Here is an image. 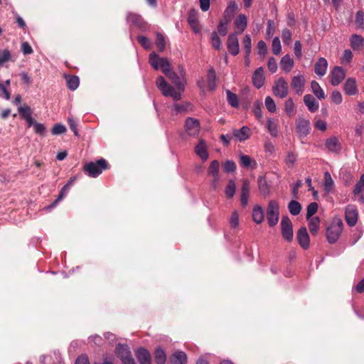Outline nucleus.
<instances>
[{
	"instance_id": "obj_1",
	"label": "nucleus",
	"mask_w": 364,
	"mask_h": 364,
	"mask_svg": "<svg viewBox=\"0 0 364 364\" xmlns=\"http://www.w3.org/2000/svg\"><path fill=\"white\" fill-rule=\"evenodd\" d=\"M109 165L105 159H100L96 162H89L83 166V171L85 174L92 178L100 176L103 171L108 169Z\"/></svg>"
},
{
	"instance_id": "obj_2",
	"label": "nucleus",
	"mask_w": 364,
	"mask_h": 364,
	"mask_svg": "<svg viewBox=\"0 0 364 364\" xmlns=\"http://www.w3.org/2000/svg\"><path fill=\"white\" fill-rule=\"evenodd\" d=\"M156 85L163 95L171 97L176 101L181 100L182 92L178 90H176L171 85L166 82L164 77L159 76L157 78Z\"/></svg>"
},
{
	"instance_id": "obj_3",
	"label": "nucleus",
	"mask_w": 364,
	"mask_h": 364,
	"mask_svg": "<svg viewBox=\"0 0 364 364\" xmlns=\"http://www.w3.org/2000/svg\"><path fill=\"white\" fill-rule=\"evenodd\" d=\"M343 223L340 219L334 220L326 229V238L330 244L335 243L342 232Z\"/></svg>"
},
{
	"instance_id": "obj_4",
	"label": "nucleus",
	"mask_w": 364,
	"mask_h": 364,
	"mask_svg": "<svg viewBox=\"0 0 364 364\" xmlns=\"http://www.w3.org/2000/svg\"><path fill=\"white\" fill-rule=\"evenodd\" d=\"M279 215V203L276 200H270L267 208V218L270 227H274L278 223Z\"/></svg>"
},
{
	"instance_id": "obj_5",
	"label": "nucleus",
	"mask_w": 364,
	"mask_h": 364,
	"mask_svg": "<svg viewBox=\"0 0 364 364\" xmlns=\"http://www.w3.org/2000/svg\"><path fill=\"white\" fill-rule=\"evenodd\" d=\"M280 225L283 238L287 242H291L294 236L292 223L287 215L282 216Z\"/></svg>"
},
{
	"instance_id": "obj_6",
	"label": "nucleus",
	"mask_w": 364,
	"mask_h": 364,
	"mask_svg": "<svg viewBox=\"0 0 364 364\" xmlns=\"http://www.w3.org/2000/svg\"><path fill=\"white\" fill-rule=\"evenodd\" d=\"M273 94L280 98L286 97L289 94V85L284 77H279L274 82L272 87Z\"/></svg>"
},
{
	"instance_id": "obj_7",
	"label": "nucleus",
	"mask_w": 364,
	"mask_h": 364,
	"mask_svg": "<svg viewBox=\"0 0 364 364\" xmlns=\"http://www.w3.org/2000/svg\"><path fill=\"white\" fill-rule=\"evenodd\" d=\"M310 122L308 119L299 117L296 120V132L300 138L306 136L310 133Z\"/></svg>"
},
{
	"instance_id": "obj_8",
	"label": "nucleus",
	"mask_w": 364,
	"mask_h": 364,
	"mask_svg": "<svg viewBox=\"0 0 364 364\" xmlns=\"http://www.w3.org/2000/svg\"><path fill=\"white\" fill-rule=\"evenodd\" d=\"M186 131L189 136H196L200 132V122L193 117H188L185 123Z\"/></svg>"
},
{
	"instance_id": "obj_9",
	"label": "nucleus",
	"mask_w": 364,
	"mask_h": 364,
	"mask_svg": "<svg viewBox=\"0 0 364 364\" xmlns=\"http://www.w3.org/2000/svg\"><path fill=\"white\" fill-rule=\"evenodd\" d=\"M346 72L340 66L333 68L331 73V83L333 86L338 85L345 78Z\"/></svg>"
},
{
	"instance_id": "obj_10",
	"label": "nucleus",
	"mask_w": 364,
	"mask_h": 364,
	"mask_svg": "<svg viewBox=\"0 0 364 364\" xmlns=\"http://www.w3.org/2000/svg\"><path fill=\"white\" fill-rule=\"evenodd\" d=\"M296 240L299 245L304 249L307 250L309 247L310 239L307 230L305 227H301L296 232Z\"/></svg>"
},
{
	"instance_id": "obj_11",
	"label": "nucleus",
	"mask_w": 364,
	"mask_h": 364,
	"mask_svg": "<svg viewBox=\"0 0 364 364\" xmlns=\"http://www.w3.org/2000/svg\"><path fill=\"white\" fill-rule=\"evenodd\" d=\"M236 33H230L228 37L227 47L230 54L237 55L239 53V42Z\"/></svg>"
},
{
	"instance_id": "obj_12",
	"label": "nucleus",
	"mask_w": 364,
	"mask_h": 364,
	"mask_svg": "<svg viewBox=\"0 0 364 364\" xmlns=\"http://www.w3.org/2000/svg\"><path fill=\"white\" fill-rule=\"evenodd\" d=\"M166 75L171 80L172 83L175 85L178 90L183 92L185 90L186 80L183 75L181 77L172 70Z\"/></svg>"
},
{
	"instance_id": "obj_13",
	"label": "nucleus",
	"mask_w": 364,
	"mask_h": 364,
	"mask_svg": "<svg viewBox=\"0 0 364 364\" xmlns=\"http://www.w3.org/2000/svg\"><path fill=\"white\" fill-rule=\"evenodd\" d=\"M358 210L357 209L351 205H348L346 212L345 218L348 225L350 227L354 226L358 220Z\"/></svg>"
},
{
	"instance_id": "obj_14",
	"label": "nucleus",
	"mask_w": 364,
	"mask_h": 364,
	"mask_svg": "<svg viewBox=\"0 0 364 364\" xmlns=\"http://www.w3.org/2000/svg\"><path fill=\"white\" fill-rule=\"evenodd\" d=\"M305 79L304 75H299L292 77L291 85L295 90V92L301 95L304 92Z\"/></svg>"
},
{
	"instance_id": "obj_15",
	"label": "nucleus",
	"mask_w": 364,
	"mask_h": 364,
	"mask_svg": "<svg viewBox=\"0 0 364 364\" xmlns=\"http://www.w3.org/2000/svg\"><path fill=\"white\" fill-rule=\"evenodd\" d=\"M235 32L234 33L237 35L241 34L246 29L247 26L246 16L242 14H239L235 21Z\"/></svg>"
},
{
	"instance_id": "obj_16",
	"label": "nucleus",
	"mask_w": 364,
	"mask_h": 364,
	"mask_svg": "<svg viewBox=\"0 0 364 364\" xmlns=\"http://www.w3.org/2000/svg\"><path fill=\"white\" fill-rule=\"evenodd\" d=\"M116 354L122 363L127 361L129 359L133 358L127 346H117L116 348Z\"/></svg>"
},
{
	"instance_id": "obj_17",
	"label": "nucleus",
	"mask_w": 364,
	"mask_h": 364,
	"mask_svg": "<svg viewBox=\"0 0 364 364\" xmlns=\"http://www.w3.org/2000/svg\"><path fill=\"white\" fill-rule=\"evenodd\" d=\"M353 194L359 197L358 200L364 203V173L361 175L359 181L356 183L353 189Z\"/></svg>"
},
{
	"instance_id": "obj_18",
	"label": "nucleus",
	"mask_w": 364,
	"mask_h": 364,
	"mask_svg": "<svg viewBox=\"0 0 364 364\" xmlns=\"http://www.w3.org/2000/svg\"><path fill=\"white\" fill-rule=\"evenodd\" d=\"M136 357L140 364H151L150 353L144 348L137 350Z\"/></svg>"
},
{
	"instance_id": "obj_19",
	"label": "nucleus",
	"mask_w": 364,
	"mask_h": 364,
	"mask_svg": "<svg viewBox=\"0 0 364 364\" xmlns=\"http://www.w3.org/2000/svg\"><path fill=\"white\" fill-rule=\"evenodd\" d=\"M253 85L257 88H260L264 82V70L262 68H258L253 73L252 75Z\"/></svg>"
},
{
	"instance_id": "obj_20",
	"label": "nucleus",
	"mask_w": 364,
	"mask_h": 364,
	"mask_svg": "<svg viewBox=\"0 0 364 364\" xmlns=\"http://www.w3.org/2000/svg\"><path fill=\"white\" fill-rule=\"evenodd\" d=\"M188 21L190 26L195 33H198L200 31L199 22L198 19V14L194 9H191L188 13Z\"/></svg>"
},
{
	"instance_id": "obj_21",
	"label": "nucleus",
	"mask_w": 364,
	"mask_h": 364,
	"mask_svg": "<svg viewBox=\"0 0 364 364\" xmlns=\"http://www.w3.org/2000/svg\"><path fill=\"white\" fill-rule=\"evenodd\" d=\"M328 62L324 58H319L314 65V72L317 75L323 76L326 73Z\"/></svg>"
},
{
	"instance_id": "obj_22",
	"label": "nucleus",
	"mask_w": 364,
	"mask_h": 364,
	"mask_svg": "<svg viewBox=\"0 0 364 364\" xmlns=\"http://www.w3.org/2000/svg\"><path fill=\"white\" fill-rule=\"evenodd\" d=\"M344 91L348 95H355L358 92L356 80L354 78H348L344 84Z\"/></svg>"
},
{
	"instance_id": "obj_23",
	"label": "nucleus",
	"mask_w": 364,
	"mask_h": 364,
	"mask_svg": "<svg viewBox=\"0 0 364 364\" xmlns=\"http://www.w3.org/2000/svg\"><path fill=\"white\" fill-rule=\"evenodd\" d=\"M304 102L311 112H315L318 109L319 104L311 95H304Z\"/></svg>"
},
{
	"instance_id": "obj_24",
	"label": "nucleus",
	"mask_w": 364,
	"mask_h": 364,
	"mask_svg": "<svg viewBox=\"0 0 364 364\" xmlns=\"http://www.w3.org/2000/svg\"><path fill=\"white\" fill-rule=\"evenodd\" d=\"M325 145L327 149L331 152H338L341 150V147L338 138L336 136H331L327 139Z\"/></svg>"
},
{
	"instance_id": "obj_25",
	"label": "nucleus",
	"mask_w": 364,
	"mask_h": 364,
	"mask_svg": "<svg viewBox=\"0 0 364 364\" xmlns=\"http://www.w3.org/2000/svg\"><path fill=\"white\" fill-rule=\"evenodd\" d=\"M250 196V183L245 180L242 183L241 188V204L243 207H245L248 203V199Z\"/></svg>"
},
{
	"instance_id": "obj_26",
	"label": "nucleus",
	"mask_w": 364,
	"mask_h": 364,
	"mask_svg": "<svg viewBox=\"0 0 364 364\" xmlns=\"http://www.w3.org/2000/svg\"><path fill=\"white\" fill-rule=\"evenodd\" d=\"M171 364H186L187 355L183 351L175 352L170 358Z\"/></svg>"
},
{
	"instance_id": "obj_27",
	"label": "nucleus",
	"mask_w": 364,
	"mask_h": 364,
	"mask_svg": "<svg viewBox=\"0 0 364 364\" xmlns=\"http://www.w3.org/2000/svg\"><path fill=\"white\" fill-rule=\"evenodd\" d=\"M350 46L354 50H359L364 47V38L358 34H353L350 39Z\"/></svg>"
},
{
	"instance_id": "obj_28",
	"label": "nucleus",
	"mask_w": 364,
	"mask_h": 364,
	"mask_svg": "<svg viewBox=\"0 0 364 364\" xmlns=\"http://www.w3.org/2000/svg\"><path fill=\"white\" fill-rule=\"evenodd\" d=\"M280 66L286 73H289L291 70L294 66V60L289 54H287L282 58Z\"/></svg>"
},
{
	"instance_id": "obj_29",
	"label": "nucleus",
	"mask_w": 364,
	"mask_h": 364,
	"mask_svg": "<svg viewBox=\"0 0 364 364\" xmlns=\"http://www.w3.org/2000/svg\"><path fill=\"white\" fill-rule=\"evenodd\" d=\"M233 135L240 141H245L250 137V129L249 127L244 126L240 129H234Z\"/></svg>"
},
{
	"instance_id": "obj_30",
	"label": "nucleus",
	"mask_w": 364,
	"mask_h": 364,
	"mask_svg": "<svg viewBox=\"0 0 364 364\" xmlns=\"http://www.w3.org/2000/svg\"><path fill=\"white\" fill-rule=\"evenodd\" d=\"M264 218V210L260 205H256L252 210V220L255 223L260 224Z\"/></svg>"
},
{
	"instance_id": "obj_31",
	"label": "nucleus",
	"mask_w": 364,
	"mask_h": 364,
	"mask_svg": "<svg viewBox=\"0 0 364 364\" xmlns=\"http://www.w3.org/2000/svg\"><path fill=\"white\" fill-rule=\"evenodd\" d=\"M196 153L200 159L205 161L208 158V153L207 151L205 142L203 139H200L198 144L196 146Z\"/></svg>"
},
{
	"instance_id": "obj_32",
	"label": "nucleus",
	"mask_w": 364,
	"mask_h": 364,
	"mask_svg": "<svg viewBox=\"0 0 364 364\" xmlns=\"http://www.w3.org/2000/svg\"><path fill=\"white\" fill-rule=\"evenodd\" d=\"M67 86L69 90H75L80 84L79 77L76 75H65Z\"/></svg>"
},
{
	"instance_id": "obj_33",
	"label": "nucleus",
	"mask_w": 364,
	"mask_h": 364,
	"mask_svg": "<svg viewBox=\"0 0 364 364\" xmlns=\"http://www.w3.org/2000/svg\"><path fill=\"white\" fill-rule=\"evenodd\" d=\"M311 87L312 92L317 97L318 99L323 100L326 98L324 91L316 81L313 80L311 82Z\"/></svg>"
},
{
	"instance_id": "obj_34",
	"label": "nucleus",
	"mask_w": 364,
	"mask_h": 364,
	"mask_svg": "<svg viewBox=\"0 0 364 364\" xmlns=\"http://www.w3.org/2000/svg\"><path fill=\"white\" fill-rule=\"evenodd\" d=\"M284 111L289 117H293L296 114V110L292 98L289 97L285 101Z\"/></svg>"
},
{
	"instance_id": "obj_35",
	"label": "nucleus",
	"mask_w": 364,
	"mask_h": 364,
	"mask_svg": "<svg viewBox=\"0 0 364 364\" xmlns=\"http://www.w3.org/2000/svg\"><path fill=\"white\" fill-rule=\"evenodd\" d=\"M320 225V219L318 217H314L309 219V229L312 235H316Z\"/></svg>"
},
{
	"instance_id": "obj_36",
	"label": "nucleus",
	"mask_w": 364,
	"mask_h": 364,
	"mask_svg": "<svg viewBox=\"0 0 364 364\" xmlns=\"http://www.w3.org/2000/svg\"><path fill=\"white\" fill-rule=\"evenodd\" d=\"M257 183L259 192L264 196L268 195L269 189L265 178L263 176H259Z\"/></svg>"
},
{
	"instance_id": "obj_37",
	"label": "nucleus",
	"mask_w": 364,
	"mask_h": 364,
	"mask_svg": "<svg viewBox=\"0 0 364 364\" xmlns=\"http://www.w3.org/2000/svg\"><path fill=\"white\" fill-rule=\"evenodd\" d=\"M154 360L157 364H164L166 360V355L164 350L157 348L154 352Z\"/></svg>"
},
{
	"instance_id": "obj_38",
	"label": "nucleus",
	"mask_w": 364,
	"mask_h": 364,
	"mask_svg": "<svg viewBox=\"0 0 364 364\" xmlns=\"http://www.w3.org/2000/svg\"><path fill=\"white\" fill-rule=\"evenodd\" d=\"M288 209L292 215H297L301 212V205L298 201L293 200L289 202Z\"/></svg>"
},
{
	"instance_id": "obj_39",
	"label": "nucleus",
	"mask_w": 364,
	"mask_h": 364,
	"mask_svg": "<svg viewBox=\"0 0 364 364\" xmlns=\"http://www.w3.org/2000/svg\"><path fill=\"white\" fill-rule=\"evenodd\" d=\"M215 80L216 74L213 68H210L207 75L208 87L210 90H214L215 88Z\"/></svg>"
},
{
	"instance_id": "obj_40",
	"label": "nucleus",
	"mask_w": 364,
	"mask_h": 364,
	"mask_svg": "<svg viewBox=\"0 0 364 364\" xmlns=\"http://www.w3.org/2000/svg\"><path fill=\"white\" fill-rule=\"evenodd\" d=\"M242 44L244 50L245 52V58L247 59L249 57L252 49L251 38L250 35L246 34L245 36L242 41Z\"/></svg>"
},
{
	"instance_id": "obj_41",
	"label": "nucleus",
	"mask_w": 364,
	"mask_h": 364,
	"mask_svg": "<svg viewBox=\"0 0 364 364\" xmlns=\"http://www.w3.org/2000/svg\"><path fill=\"white\" fill-rule=\"evenodd\" d=\"M226 94L228 102L231 107L235 108L239 106V101L237 95L232 93L229 90H226Z\"/></svg>"
},
{
	"instance_id": "obj_42",
	"label": "nucleus",
	"mask_w": 364,
	"mask_h": 364,
	"mask_svg": "<svg viewBox=\"0 0 364 364\" xmlns=\"http://www.w3.org/2000/svg\"><path fill=\"white\" fill-rule=\"evenodd\" d=\"M219 168H220V163L217 160L213 161L208 168V173L209 176H217L219 173Z\"/></svg>"
},
{
	"instance_id": "obj_43",
	"label": "nucleus",
	"mask_w": 364,
	"mask_h": 364,
	"mask_svg": "<svg viewBox=\"0 0 364 364\" xmlns=\"http://www.w3.org/2000/svg\"><path fill=\"white\" fill-rule=\"evenodd\" d=\"M127 20L129 22L138 27H141L143 24V20L141 17L139 15L135 14H129L127 16Z\"/></svg>"
},
{
	"instance_id": "obj_44",
	"label": "nucleus",
	"mask_w": 364,
	"mask_h": 364,
	"mask_svg": "<svg viewBox=\"0 0 364 364\" xmlns=\"http://www.w3.org/2000/svg\"><path fill=\"white\" fill-rule=\"evenodd\" d=\"M236 186L233 180H230L225 188V193L228 198H232L235 193Z\"/></svg>"
},
{
	"instance_id": "obj_45",
	"label": "nucleus",
	"mask_w": 364,
	"mask_h": 364,
	"mask_svg": "<svg viewBox=\"0 0 364 364\" xmlns=\"http://www.w3.org/2000/svg\"><path fill=\"white\" fill-rule=\"evenodd\" d=\"M237 9V4H235V1H231L228 6H227V8L225 9V11H224V15L232 18V17L234 16L236 11Z\"/></svg>"
},
{
	"instance_id": "obj_46",
	"label": "nucleus",
	"mask_w": 364,
	"mask_h": 364,
	"mask_svg": "<svg viewBox=\"0 0 364 364\" xmlns=\"http://www.w3.org/2000/svg\"><path fill=\"white\" fill-rule=\"evenodd\" d=\"M69 188L65 185L61 188L58 198L48 207V208H54L59 201H60L66 195Z\"/></svg>"
},
{
	"instance_id": "obj_47",
	"label": "nucleus",
	"mask_w": 364,
	"mask_h": 364,
	"mask_svg": "<svg viewBox=\"0 0 364 364\" xmlns=\"http://www.w3.org/2000/svg\"><path fill=\"white\" fill-rule=\"evenodd\" d=\"M267 126V129L269 130V134L274 137L277 136V135H278L277 124L275 122H274L271 119H268Z\"/></svg>"
},
{
	"instance_id": "obj_48",
	"label": "nucleus",
	"mask_w": 364,
	"mask_h": 364,
	"mask_svg": "<svg viewBox=\"0 0 364 364\" xmlns=\"http://www.w3.org/2000/svg\"><path fill=\"white\" fill-rule=\"evenodd\" d=\"M161 58H159V55L155 52H152L150 54L149 63L155 70H158L159 68Z\"/></svg>"
},
{
	"instance_id": "obj_49",
	"label": "nucleus",
	"mask_w": 364,
	"mask_h": 364,
	"mask_svg": "<svg viewBox=\"0 0 364 364\" xmlns=\"http://www.w3.org/2000/svg\"><path fill=\"white\" fill-rule=\"evenodd\" d=\"M355 24L358 28H364V13L358 11L355 15Z\"/></svg>"
},
{
	"instance_id": "obj_50",
	"label": "nucleus",
	"mask_w": 364,
	"mask_h": 364,
	"mask_svg": "<svg viewBox=\"0 0 364 364\" xmlns=\"http://www.w3.org/2000/svg\"><path fill=\"white\" fill-rule=\"evenodd\" d=\"M210 40L213 47L217 50H220L221 48V40L215 31L211 33Z\"/></svg>"
},
{
	"instance_id": "obj_51",
	"label": "nucleus",
	"mask_w": 364,
	"mask_h": 364,
	"mask_svg": "<svg viewBox=\"0 0 364 364\" xmlns=\"http://www.w3.org/2000/svg\"><path fill=\"white\" fill-rule=\"evenodd\" d=\"M272 53L274 55H278L280 54L281 50H282V46H281V43H280V40L278 37H275L273 38L272 43Z\"/></svg>"
},
{
	"instance_id": "obj_52",
	"label": "nucleus",
	"mask_w": 364,
	"mask_h": 364,
	"mask_svg": "<svg viewBox=\"0 0 364 364\" xmlns=\"http://www.w3.org/2000/svg\"><path fill=\"white\" fill-rule=\"evenodd\" d=\"M18 111L23 119H26L32 114L31 109L27 105L18 107Z\"/></svg>"
},
{
	"instance_id": "obj_53",
	"label": "nucleus",
	"mask_w": 364,
	"mask_h": 364,
	"mask_svg": "<svg viewBox=\"0 0 364 364\" xmlns=\"http://www.w3.org/2000/svg\"><path fill=\"white\" fill-rule=\"evenodd\" d=\"M318 204L316 202L311 203L307 206L306 219L309 220L318 210Z\"/></svg>"
},
{
	"instance_id": "obj_54",
	"label": "nucleus",
	"mask_w": 364,
	"mask_h": 364,
	"mask_svg": "<svg viewBox=\"0 0 364 364\" xmlns=\"http://www.w3.org/2000/svg\"><path fill=\"white\" fill-rule=\"evenodd\" d=\"M291 31L288 28H284L282 32V38L283 41V43L289 46L291 41Z\"/></svg>"
},
{
	"instance_id": "obj_55",
	"label": "nucleus",
	"mask_w": 364,
	"mask_h": 364,
	"mask_svg": "<svg viewBox=\"0 0 364 364\" xmlns=\"http://www.w3.org/2000/svg\"><path fill=\"white\" fill-rule=\"evenodd\" d=\"M159 67L161 68L162 72L165 75H166L171 70V64L168 61L167 58H161L160 59Z\"/></svg>"
},
{
	"instance_id": "obj_56",
	"label": "nucleus",
	"mask_w": 364,
	"mask_h": 364,
	"mask_svg": "<svg viewBox=\"0 0 364 364\" xmlns=\"http://www.w3.org/2000/svg\"><path fill=\"white\" fill-rule=\"evenodd\" d=\"M156 45L159 51H163L166 47V42L164 37L161 33H157L156 38Z\"/></svg>"
},
{
	"instance_id": "obj_57",
	"label": "nucleus",
	"mask_w": 364,
	"mask_h": 364,
	"mask_svg": "<svg viewBox=\"0 0 364 364\" xmlns=\"http://www.w3.org/2000/svg\"><path fill=\"white\" fill-rule=\"evenodd\" d=\"M264 103H265L266 108L268 109V111H269L270 112H272V113L276 112L277 106H276V104H275L274 100L271 97L267 96L265 98Z\"/></svg>"
},
{
	"instance_id": "obj_58",
	"label": "nucleus",
	"mask_w": 364,
	"mask_h": 364,
	"mask_svg": "<svg viewBox=\"0 0 364 364\" xmlns=\"http://www.w3.org/2000/svg\"><path fill=\"white\" fill-rule=\"evenodd\" d=\"M324 189L326 191H329L333 186V181L328 171L324 173Z\"/></svg>"
},
{
	"instance_id": "obj_59",
	"label": "nucleus",
	"mask_w": 364,
	"mask_h": 364,
	"mask_svg": "<svg viewBox=\"0 0 364 364\" xmlns=\"http://www.w3.org/2000/svg\"><path fill=\"white\" fill-rule=\"evenodd\" d=\"M11 57V53L8 49L0 50V65L9 61Z\"/></svg>"
},
{
	"instance_id": "obj_60",
	"label": "nucleus",
	"mask_w": 364,
	"mask_h": 364,
	"mask_svg": "<svg viewBox=\"0 0 364 364\" xmlns=\"http://www.w3.org/2000/svg\"><path fill=\"white\" fill-rule=\"evenodd\" d=\"M230 225L232 228H235L239 225V215L237 211H234L229 220Z\"/></svg>"
},
{
	"instance_id": "obj_61",
	"label": "nucleus",
	"mask_w": 364,
	"mask_h": 364,
	"mask_svg": "<svg viewBox=\"0 0 364 364\" xmlns=\"http://www.w3.org/2000/svg\"><path fill=\"white\" fill-rule=\"evenodd\" d=\"M275 31L274 21L273 20H268L266 29V35L267 38H270L273 36Z\"/></svg>"
},
{
	"instance_id": "obj_62",
	"label": "nucleus",
	"mask_w": 364,
	"mask_h": 364,
	"mask_svg": "<svg viewBox=\"0 0 364 364\" xmlns=\"http://www.w3.org/2000/svg\"><path fill=\"white\" fill-rule=\"evenodd\" d=\"M66 132V128L64 125L56 124L53 126L51 132L53 135H59L64 134Z\"/></svg>"
},
{
	"instance_id": "obj_63",
	"label": "nucleus",
	"mask_w": 364,
	"mask_h": 364,
	"mask_svg": "<svg viewBox=\"0 0 364 364\" xmlns=\"http://www.w3.org/2000/svg\"><path fill=\"white\" fill-rule=\"evenodd\" d=\"M297 156L293 152H289L285 158V162L289 167L294 165L296 161Z\"/></svg>"
},
{
	"instance_id": "obj_64",
	"label": "nucleus",
	"mask_w": 364,
	"mask_h": 364,
	"mask_svg": "<svg viewBox=\"0 0 364 364\" xmlns=\"http://www.w3.org/2000/svg\"><path fill=\"white\" fill-rule=\"evenodd\" d=\"M331 98V100L336 105L341 104L343 100L342 95L338 90L333 91Z\"/></svg>"
}]
</instances>
